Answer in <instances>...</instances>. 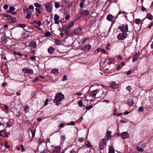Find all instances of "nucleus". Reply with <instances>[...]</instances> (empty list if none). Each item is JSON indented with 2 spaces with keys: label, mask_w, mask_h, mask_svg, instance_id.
Segmentation results:
<instances>
[{
  "label": "nucleus",
  "mask_w": 153,
  "mask_h": 153,
  "mask_svg": "<svg viewBox=\"0 0 153 153\" xmlns=\"http://www.w3.org/2000/svg\"><path fill=\"white\" fill-rule=\"evenodd\" d=\"M138 55L139 53H136L134 55L132 58L133 62H135L138 59Z\"/></svg>",
  "instance_id": "obj_17"
},
{
  "label": "nucleus",
  "mask_w": 153,
  "mask_h": 153,
  "mask_svg": "<svg viewBox=\"0 0 153 153\" xmlns=\"http://www.w3.org/2000/svg\"><path fill=\"white\" fill-rule=\"evenodd\" d=\"M84 140V138L83 137L79 138L78 140V141L80 143L83 142Z\"/></svg>",
  "instance_id": "obj_44"
},
{
  "label": "nucleus",
  "mask_w": 153,
  "mask_h": 153,
  "mask_svg": "<svg viewBox=\"0 0 153 153\" xmlns=\"http://www.w3.org/2000/svg\"><path fill=\"white\" fill-rule=\"evenodd\" d=\"M128 34L124 32L119 33L117 36V38L119 40H123L127 37Z\"/></svg>",
  "instance_id": "obj_1"
},
{
  "label": "nucleus",
  "mask_w": 153,
  "mask_h": 153,
  "mask_svg": "<svg viewBox=\"0 0 153 153\" xmlns=\"http://www.w3.org/2000/svg\"><path fill=\"white\" fill-rule=\"evenodd\" d=\"M80 14L81 15H83L87 16L89 14L90 12L87 10H82L79 12Z\"/></svg>",
  "instance_id": "obj_11"
},
{
  "label": "nucleus",
  "mask_w": 153,
  "mask_h": 153,
  "mask_svg": "<svg viewBox=\"0 0 153 153\" xmlns=\"http://www.w3.org/2000/svg\"><path fill=\"white\" fill-rule=\"evenodd\" d=\"M153 22H151L148 25V27L149 29H150L151 28V27L153 26Z\"/></svg>",
  "instance_id": "obj_48"
},
{
  "label": "nucleus",
  "mask_w": 153,
  "mask_h": 153,
  "mask_svg": "<svg viewBox=\"0 0 153 153\" xmlns=\"http://www.w3.org/2000/svg\"><path fill=\"white\" fill-rule=\"evenodd\" d=\"M106 145V141L105 138H103L100 141V145L99 146L100 150L103 149L104 148V146Z\"/></svg>",
  "instance_id": "obj_5"
},
{
  "label": "nucleus",
  "mask_w": 153,
  "mask_h": 153,
  "mask_svg": "<svg viewBox=\"0 0 153 153\" xmlns=\"http://www.w3.org/2000/svg\"><path fill=\"white\" fill-rule=\"evenodd\" d=\"M8 7V6L7 4H4L3 7V9L6 10L7 9Z\"/></svg>",
  "instance_id": "obj_53"
},
{
  "label": "nucleus",
  "mask_w": 153,
  "mask_h": 153,
  "mask_svg": "<svg viewBox=\"0 0 153 153\" xmlns=\"http://www.w3.org/2000/svg\"><path fill=\"white\" fill-rule=\"evenodd\" d=\"M93 93L92 94V96H96L97 93L98 92H99V91L97 89L96 90H94V91H91Z\"/></svg>",
  "instance_id": "obj_29"
},
{
  "label": "nucleus",
  "mask_w": 153,
  "mask_h": 153,
  "mask_svg": "<svg viewBox=\"0 0 153 153\" xmlns=\"http://www.w3.org/2000/svg\"><path fill=\"white\" fill-rule=\"evenodd\" d=\"M64 98V96H55L54 102L58 106L60 104V102Z\"/></svg>",
  "instance_id": "obj_3"
},
{
  "label": "nucleus",
  "mask_w": 153,
  "mask_h": 153,
  "mask_svg": "<svg viewBox=\"0 0 153 153\" xmlns=\"http://www.w3.org/2000/svg\"><path fill=\"white\" fill-rule=\"evenodd\" d=\"M92 107H93V106L92 105H89V106L87 107H86V108L87 110H89L90 109L92 108Z\"/></svg>",
  "instance_id": "obj_49"
},
{
  "label": "nucleus",
  "mask_w": 153,
  "mask_h": 153,
  "mask_svg": "<svg viewBox=\"0 0 153 153\" xmlns=\"http://www.w3.org/2000/svg\"><path fill=\"white\" fill-rule=\"evenodd\" d=\"M131 70H130L126 72V74L127 75H129L131 74Z\"/></svg>",
  "instance_id": "obj_62"
},
{
  "label": "nucleus",
  "mask_w": 153,
  "mask_h": 153,
  "mask_svg": "<svg viewBox=\"0 0 153 153\" xmlns=\"http://www.w3.org/2000/svg\"><path fill=\"white\" fill-rule=\"evenodd\" d=\"M49 102V100L48 99H47L45 102V103L44 104V106H45L47 105L48 104V102Z\"/></svg>",
  "instance_id": "obj_54"
},
{
  "label": "nucleus",
  "mask_w": 153,
  "mask_h": 153,
  "mask_svg": "<svg viewBox=\"0 0 153 153\" xmlns=\"http://www.w3.org/2000/svg\"><path fill=\"white\" fill-rule=\"evenodd\" d=\"M9 9L11 12L13 11H14L15 10V8L14 7L12 6H10Z\"/></svg>",
  "instance_id": "obj_41"
},
{
  "label": "nucleus",
  "mask_w": 153,
  "mask_h": 153,
  "mask_svg": "<svg viewBox=\"0 0 153 153\" xmlns=\"http://www.w3.org/2000/svg\"><path fill=\"white\" fill-rule=\"evenodd\" d=\"M120 137L123 139H125L129 137V134L127 132H123L120 134Z\"/></svg>",
  "instance_id": "obj_10"
},
{
  "label": "nucleus",
  "mask_w": 153,
  "mask_h": 153,
  "mask_svg": "<svg viewBox=\"0 0 153 153\" xmlns=\"http://www.w3.org/2000/svg\"><path fill=\"white\" fill-rule=\"evenodd\" d=\"M146 8L143 5V4H142V7L141 8V10L143 11H145L146 10Z\"/></svg>",
  "instance_id": "obj_52"
},
{
  "label": "nucleus",
  "mask_w": 153,
  "mask_h": 153,
  "mask_svg": "<svg viewBox=\"0 0 153 153\" xmlns=\"http://www.w3.org/2000/svg\"><path fill=\"white\" fill-rule=\"evenodd\" d=\"M74 22L72 21L71 22V23L69 24L68 26V29H70L71 28L72 26H73L74 24Z\"/></svg>",
  "instance_id": "obj_27"
},
{
  "label": "nucleus",
  "mask_w": 153,
  "mask_h": 153,
  "mask_svg": "<svg viewBox=\"0 0 153 153\" xmlns=\"http://www.w3.org/2000/svg\"><path fill=\"white\" fill-rule=\"evenodd\" d=\"M30 46L33 48H36V42L35 41H31L30 43Z\"/></svg>",
  "instance_id": "obj_18"
},
{
  "label": "nucleus",
  "mask_w": 153,
  "mask_h": 153,
  "mask_svg": "<svg viewBox=\"0 0 153 153\" xmlns=\"http://www.w3.org/2000/svg\"><path fill=\"white\" fill-rule=\"evenodd\" d=\"M67 29H68L67 26L66 25H64L63 26V28L62 30V32L64 31L65 30V31Z\"/></svg>",
  "instance_id": "obj_32"
},
{
  "label": "nucleus",
  "mask_w": 153,
  "mask_h": 153,
  "mask_svg": "<svg viewBox=\"0 0 153 153\" xmlns=\"http://www.w3.org/2000/svg\"><path fill=\"white\" fill-rule=\"evenodd\" d=\"M55 96H64V95L60 92L56 94Z\"/></svg>",
  "instance_id": "obj_57"
},
{
  "label": "nucleus",
  "mask_w": 153,
  "mask_h": 153,
  "mask_svg": "<svg viewBox=\"0 0 153 153\" xmlns=\"http://www.w3.org/2000/svg\"><path fill=\"white\" fill-rule=\"evenodd\" d=\"M17 21V20L16 18L13 17L11 18V22L12 23H14L16 22Z\"/></svg>",
  "instance_id": "obj_30"
},
{
  "label": "nucleus",
  "mask_w": 153,
  "mask_h": 153,
  "mask_svg": "<svg viewBox=\"0 0 153 153\" xmlns=\"http://www.w3.org/2000/svg\"><path fill=\"white\" fill-rule=\"evenodd\" d=\"M55 51V49L53 48L52 47H50L48 49V53L51 54L53 53Z\"/></svg>",
  "instance_id": "obj_12"
},
{
  "label": "nucleus",
  "mask_w": 153,
  "mask_h": 153,
  "mask_svg": "<svg viewBox=\"0 0 153 153\" xmlns=\"http://www.w3.org/2000/svg\"><path fill=\"white\" fill-rule=\"evenodd\" d=\"M111 132L110 131H107L106 132V137L107 140H109V138L111 137Z\"/></svg>",
  "instance_id": "obj_15"
},
{
  "label": "nucleus",
  "mask_w": 153,
  "mask_h": 153,
  "mask_svg": "<svg viewBox=\"0 0 153 153\" xmlns=\"http://www.w3.org/2000/svg\"><path fill=\"white\" fill-rule=\"evenodd\" d=\"M64 14L66 15L65 16V19L66 20H68L69 19L70 17L69 15L66 13H64Z\"/></svg>",
  "instance_id": "obj_37"
},
{
  "label": "nucleus",
  "mask_w": 153,
  "mask_h": 153,
  "mask_svg": "<svg viewBox=\"0 0 153 153\" xmlns=\"http://www.w3.org/2000/svg\"><path fill=\"white\" fill-rule=\"evenodd\" d=\"M10 15H8L6 13H4L3 14L2 16L3 17H6L7 18Z\"/></svg>",
  "instance_id": "obj_50"
},
{
  "label": "nucleus",
  "mask_w": 153,
  "mask_h": 153,
  "mask_svg": "<svg viewBox=\"0 0 153 153\" xmlns=\"http://www.w3.org/2000/svg\"><path fill=\"white\" fill-rule=\"evenodd\" d=\"M4 146L7 149H9L10 147V146L8 145L7 143V142H5L4 144Z\"/></svg>",
  "instance_id": "obj_55"
},
{
  "label": "nucleus",
  "mask_w": 153,
  "mask_h": 153,
  "mask_svg": "<svg viewBox=\"0 0 153 153\" xmlns=\"http://www.w3.org/2000/svg\"><path fill=\"white\" fill-rule=\"evenodd\" d=\"M36 11L37 12L38 14H40L41 13L42 11H41L40 9L38 8H35Z\"/></svg>",
  "instance_id": "obj_46"
},
{
  "label": "nucleus",
  "mask_w": 153,
  "mask_h": 153,
  "mask_svg": "<svg viewBox=\"0 0 153 153\" xmlns=\"http://www.w3.org/2000/svg\"><path fill=\"white\" fill-rule=\"evenodd\" d=\"M39 79V78L38 77H37L33 79V82H36L38 81Z\"/></svg>",
  "instance_id": "obj_51"
},
{
  "label": "nucleus",
  "mask_w": 153,
  "mask_h": 153,
  "mask_svg": "<svg viewBox=\"0 0 153 153\" xmlns=\"http://www.w3.org/2000/svg\"><path fill=\"white\" fill-rule=\"evenodd\" d=\"M38 25V26L40 27L41 25V23L40 21H39L36 23Z\"/></svg>",
  "instance_id": "obj_63"
},
{
  "label": "nucleus",
  "mask_w": 153,
  "mask_h": 153,
  "mask_svg": "<svg viewBox=\"0 0 153 153\" xmlns=\"http://www.w3.org/2000/svg\"><path fill=\"white\" fill-rule=\"evenodd\" d=\"M7 39L5 37H2L1 38L2 43L4 44L6 43Z\"/></svg>",
  "instance_id": "obj_25"
},
{
  "label": "nucleus",
  "mask_w": 153,
  "mask_h": 153,
  "mask_svg": "<svg viewBox=\"0 0 153 153\" xmlns=\"http://www.w3.org/2000/svg\"><path fill=\"white\" fill-rule=\"evenodd\" d=\"M119 87V85L117 84H116L114 82H112L111 84L108 86L110 88L113 89H116Z\"/></svg>",
  "instance_id": "obj_7"
},
{
  "label": "nucleus",
  "mask_w": 153,
  "mask_h": 153,
  "mask_svg": "<svg viewBox=\"0 0 153 153\" xmlns=\"http://www.w3.org/2000/svg\"><path fill=\"white\" fill-rule=\"evenodd\" d=\"M29 9L33 10L34 9V7L33 5H30L28 8Z\"/></svg>",
  "instance_id": "obj_60"
},
{
  "label": "nucleus",
  "mask_w": 153,
  "mask_h": 153,
  "mask_svg": "<svg viewBox=\"0 0 153 153\" xmlns=\"http://www.w3.org/2000/svg\"><path fill=\"white\" fill-rule=\"evenodd\" d=\"M141 20L139 19H137L134 20V22L135 23L139 25L141 23Z\"/></svg>",
  "instance_id": "obj_23"
},
{
  "label": "nucleus",
  "mask_w": 153,
  "mask_h": 153,
  "mask_svg": "<svg viewBox=\"0 0 153 153\" xmlns=\"http://www.w3.org/2000/svg\"><path fill=\"white\" fill-rule=\"evenodd\" d=\"M19 26L21 28H23L25 30V29L24 28V27H25L26 26V25L25 24H19Z\"/></svg>",
  "instance_id": "obj_39"
},
{
  "label": "nucleus",
  "mask_w": 153,
  "mask_h": 153,
  "mask_svg": "<svg viewBox=\"0 0 153 153\" xmlns=\"http://www.w3.org/2000/svg\"><path fill=\"white\" fill-rule=\"evenodd\" d=\"M41 153H48V152L47 150H44Z\"/></svg>",
  "instance_id": "obj_64"
},
{
  "label": "nucleus",
  "mask_w": 153,
  "mask_h": 153,
  "mask_svg": "<svg viewBox=\"0 0 153 153\" xmlns=\"http://www.w3.org/2000/svg\"><path fill=\"white\" fill-rule=\"evenodd\" d=\"M127 44L126 45V47H128V46H130L131 44V42L129 40H127L126 42Z\"/></svg>",
  "instance_id": "obj_35"
},
{
  "label": "nucleus",
  "mask_w": 153,
  "mask_h": 153,
  "mask_svg": "<svg viewBox=\"0 0 153 153\" xmlns=\"http://www.w3.org/2000/svg\"><path fill=\"white\" fill-rule=\"evenodd\" d=\"M69 29H67L65 32L66 36L68 37L71 36V32L69 30Z\"/></svg>",
  "instance_id": "obj_16"
},
{
  "label": "nucleus",
  "mask_w": 153,
  "mask_h": 153,
  "mask_svg": "<svg viewBox=\"0 0 153 153\" xmlns=\"http://www.w3.org/2000/svg\"><path fill=\"white\" fill-rule=\"evenodd\" d=\"M81 15H79L78 14H77L76 15V20H79L80 18L82 17V16Z\"/></svg>",
  "instance_id": "obj_36"
},
{
  "label": "nucleus",
  "mask_w": 153,
  "mask_h": 153,
  "mask_svg": "<svg viewBox=\"0 0 153 153\" xmlns=\"http://www.w3.org/2000/svg\"><path fill=\"white\" fill-rule=\"evenodd\" d=\"M85 145L86 146L88 147H92V146L91 145V143L89 141H88L87 142V143L85 144Z\"/></svg>",
  "instance_id": "obj_31"
},
{
  "label": "nucleus",
  "mask_w": 153,
  "mask_h": 153,
  "mask_svg": "<svg viewBox=\"0 0 153 153\" xmlns=\"http://www.w3.org/2000/svg\"><path fill=\"white\" fill-rule=\"evenodd\" d=\"M67 124L68 125L74 126L75 125V123L74 121H71L70 123H68Z\"/></svg>",
  "instance_id": "obj_47"
},
{
  "label": "nucleus",
  "mask_w": 153,
  "mask_h": 153,
  "mask_svg": "<svg viewBox=\"0 0 153 153\" xmlns=\"http://www.w3.org/2000/svg\"><path fill=\"white\" fill-rule=\"evenodd\" d=\"M118 29L120 30L122 32H128V25L127 24L122 25L121 26H119Z\"/></svg>",
  "instance_id": "obj_2"
},
{
  "label": "nucleus",
  "mask_w": 153,
  "mask_h": 153,
  "mask_svg": "<svg viewBox=\"0 0 153 153\" xmlns=\"http://www.w3.org/2000/svg\"><path fill=\"white\" fill-rule=\"evenodd\" d=\"M146 18L150 20H152L153 19V16L150 13H147Z\"/></svg>",
  "instance_id": "obj_21"
},
{
  "label": "nucleus",
  "mask_w": 153,
  "mask_h": 153,
  "mask_svg": "<svg viewBox=\"0 0 153 153\" xmlns=\"http://www.w3.org/2000/svg\"><path fill=\"white\" fill-rule=\"evenodd\" d=\"M78 104L80 107H82V106H83L82 103V100H79L78 102Z\"/></svg>",
  "instance_id": "obj_43"
},
{
  "label": "nucleus",
  "mask_w": 153,
  "mask_h": 153,
  "mask_svg": "<svg viewBox=\"0 0 153 153\" xmlns=\"http://www.w3.org/2000/svg\"><path fill=\"white\" fill-rule=\"evenodd\" d=\"M59 72V70L57 68L53 69L51 71V73L56 75H57Z\"/></svg>",
  "instance_id": "obj_19"
},
{
  "label": "nucleus",
  "mask_w": 153,
  "mask_h": 153,
  "mask_svg": "<svg viewBox=\"0 0 153 153\" xmlns=\"http://www.w3.org/2000/svg\"><path fill=\"white\" fill-rule=\"evenodd\" d=\"M128 103L130 106H131L133 104V102L132 99H129L128 101Z\"/></svg>",
  "instance_id": "obj_26"
},
{
  "label": "nucleus",
  "mask_w": 153,
  "mask_h": 153,
  "mask_svg": "<svg viewBox=\"0 0 153 153\" xmlns=\"http://www.w3.org/2000/svg\"><path fill=\"white\" fill-rule=\"evenodd\" d=\"M42 139H41V138H40L39 140V141H38V143H39V144H41L42 143Z\"/></svg>",
  "instance_id": "obj_59"
},
{
  "label": "nucleus",
  "mask_w": 153,
  "mask_h": 153,
  "mask_svg": "<svg viewBox=\"0 0 153 153\" xmlns=\"http://www.w3.org/2000/svg\"><path fill=\"white\" fill-rule=\"evenodd\" d=\"M61 150L60 147H58L54 149L53 152V153H59Z\"/></svg>",
  "instance_id": "obj_20"
},
{
  "label": "nucleus",
  "mask_w": 153,
  "mask_h": 153,
  "mask_svg": "<svg viewBox=\"0 0 153 153\" xmlns=\"http://www.w3.org/2000/svg\"><path fill=\"white\" fill-rule=\"evenodd\" d=\"M137 150L139 152H142L143 151V149L142 148L139 147L138 146L137 147Z\"/></svg>",
  "instance_id": "obj_40"
},
{
  "label": "nucleus",
  "mask_w": 153,
  "mask_h": 153,
  "mask_svg": "<svg viewBox=\"0 0 153 153\" xmlns=\"http://www.w3.org/2000/svg\"><path fill=\"white\" fill-rule=\"evenodd\" d=\"M51 4L52 3L51 2H49L45 4V7L46 8V11L48 13L51 12L52 11Z\"/></svg>",
  "instance_id": "obj_4"
},
{
  "label": "nucleus",
  "mask_w": 153,
  "mask_h": 153,
  "mask_svg": "<svg viewBox=\"0 0 153 153\" xmlns=\"http://www.w3.org/2000/svg\"><path fill=\"white\" fill-rule=\"evenodd\" d=\"M82 29L80 27L76 28L74 29L73 32L74 33L78 35L82 33Z\"/></svg>",
  "instance_id": "obj_8"
},
{
  "label": "nucleus",
  "mask_w": 153,
  "mask_h": 153,
  "mask_svg": "<svg viewBox=\"0 0 153 153\" xmlns=\"http://www.w3.org/2000/svg\"><path fill=\"white\" fill-rule=\"evenodd\" d=\"M24 123L25 124L27 125H28V126H29V125H30V124L29 121L28 120H27L24 121Z\"/></svg>",
  "instance_id": "obj_45"
},
{
  "label": "nucleus",
  "mask_w": 153,
  "mask_h": 153,
  "mask_svg": "<svg viewBox=\"0 0 153 153\" xmlns=\"http://www.w3.org/2000/svg\"><path fill=\"white\" fill-rule=\"evenodd\" d=\"M138 110L140 112H142L143 111V109L142 107H140L139 108Z\"/></svg>",
  "instance_id": "obj_58"
},
{
  "label": "nucleus",
  "mask_w": 153,
  "mask_h": 153,
  "mask_svg": "<svg viewBox=\"0 0 153 153\" xmlns=\"http://www.w3.org/2000/svg\"><path fill=\"white\" fill-rule=\"evenodd\" d=\"M91 47V45L88 44L84 45L82 48L81 50L84 51H88L90 49Z\"/></svg>",
  "instance_id": "obj_6"
},
{
  "label": "nucleus",
  "mask_w": 153,
  "mask_h": 153,
  "mask_svg": "<svg viewBox=\"0 0 153 153\" xmlns=\"http://www.w3.org/2000/svg\"><path fill=\"white\" fill-rule=\"evenodd\" d=\"M51 35V33L49 31H47L45 34V36L46 37H48Z\"/></svg>",
  "instance_id": "obj_33"
},
{
  "label": "nucleus",
  "mask_w": 153,
  "mask_h": 153,
  "mask_svg": "<svg viewBox=\"0 0 153 153\" xmlns=\"http://www.w3.org/2000/svg\"><path fill=\"white\" fill-rule=\"evenodd\" d=\"M55 43L56 45H60L62 43V41L59 40L58 39H55Z\"/></svg>",
  "instance_id": "obj_28"
},
{
  "label": "nucleus",
  "mask_w": 153,
  "mask_h": 153,
  "mask_svg": "<svg viewBox=\"0 0 153 153\" xmlns=\"http://www.w3.org/2000/svg\"><path fill=\"white\" fill-rule=\"evenodd\" d=\"M108 153H115L114 150L112 146L109 148Z\"/></svg>",
  "instance_id": "obj_24"
},
{
  "label": "nucleus",
  "mask_w": 153,
  "mask_h": 153,
  "mask_svg": "<svg viewBox=\"0 0 153 153\" xmlns=\"http://www.w3.org/2000/svg\"><path fill=\"white\" fill-rule=\"evenodd\" d=\"M67 79V76L66 75H64L62 77V81H65Z\"/></svg>",
  "instance_id": "obj_42"
},
{
  "label": "nucleus",
  "mask_w": 153,
  "mask_h": 153,
  "mask_svg": "<svg viewBox=\"0 0 153 153\" xmlns=\"http://www.w3.org/2000/svg\"><path fill=\"white\" fill-rule=\"evenodd\" d=\"M60 6V5L57 2V1H56L55 2V7L56 8H58Z\"/></svg>",
  "instance_id": "obj_34"
},
{
  "label": "nucleus",
  "mask_w": 153,
  "mask_h": 153,
  "mask_svg": "<svg viewBox=\"0 0 153 153\" xmlns=\"http://www.w3.org/2000/svg\"><path fill=\"white\" fill-rule=\"evenodd\" d=\"M114 17L111 14H109L106 17V19L109 21H112Z\"/></svg>",
  "instance_id": "obj_14"
},
{
  "label": "nucleus",
  "mask_w": 153,
  "mask_h": 153,
  "mask_svg": "<svg viewBox=\"0 0 153 153\" xmlns=\"http://www.w3.org/2000/svg\"><path fill=\"white\" fill-rule=\"evenodd\" d=\"M54 19L55 23L57 24H59V22L58 21V20L59 19V16L57 14L55 15L54 16Z\"/></svg>",
  "instance_id": "obj_13"
},
{
  "label": "nucleus",
  "mask_w": 153,
  "mask_h": 153,
  "mask_svg": "<svg viewBox=\"0 0 153 153\" xmlns=\"http://www.w3.org/2000/svg\"><path fill=\"white\" fill-rule=\"evenodd\" d=\"M22 71L25 73L32 74L33 73V70L31 69L24 68L23 69Z\"/></svg>",
  "instance_id": "obj_9"
},
{
  "label": "nucleus",
  "mask_w": 153,
  "mask_h": 153,
  "mask_svg": "<svg viewBox=\"0 0 153 153\" xmlns=\"http://www.w3.org/2000/svg\"><path fill=\"white\" fill-rule=\"evenodd\" d=\"M32 134V137H33L35 136V133L33 132L32 129L30 130Z\"/></svg>",
  "instance_id": "obj_56"
},
{
  "label": "nucleus",
  "mask_w": 153,
  "mask_h": 153,
  "mask_svg": "<svg viewBox=\"0 0 153 153\" xmlns=\"http://www.w3.org/2000/svg\"><path fill=\"white\" fill-rule=\"evenodd\" d=\"M31 17V15L29 13H27L26 16V18L27 19H29Z\"/></svg>",
  "instance_id": "obj_61"
},
{
  "label": "nucleus",
  "mask_w": 153,
  "mask_h": 153,
  "mask_svg": "<svg viewBox=\"0 0 153 153\" xmlns=\"http://www.w3.org/2000/svg\"><path fill=\"white\" fill-rule=\"evenodd\" d=\"M34 5L37 8H40L41 5L38 3H35L34 4Z\"/></svg>",
  "instance_id": "obj_38"
},
{
  "label": "nucleus",
  "mask_w": 153,
  "mask_h": 153,
  "mask_svg": "<svg viewBox=\"0 0 153 153\" xmlns=\"http://www.w3.org/2000/svg\"><path fill=\"white\" fill-rule=\"evenodd\" d=\"M30 110V108L28 105H26L24 107V110L25 113H28L29 112Z\"/></svg>",
  "instance_id": "obj_22"
}]
</instances>
